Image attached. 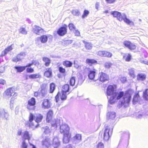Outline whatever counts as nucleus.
I'll use <instances>...</instances> for the list:
<instances>
[{
    "mask_svg": "<svg viewBox=\"0 0 148 148\" xmlns=\"http://www.w3.org/2000/svg\"><path fill=\"white\" fill-rule=\"evenodd\" d=\"M116 88L114 86L109 85L106 89V93L108 103L111 105L114 104L116 100H119L122 97V99L119 102L118 107L119 109L125 104L129 103L133 92L132 90L128 89L125 92L123 91L116 92Z\"/></svg>",
    "mask_w": 148,
    "mask_h": 148,
    "instance_id": "1",
    "label": "nucleus"
},
{
    "mask_svg": "<svg viewBox=\"0 0 148 148\" xmlns=\"http://www.w3.org/2000/svg\"><path fill=\"white\" fill-rule=\"evenodd\" d=\"M105 129L103 134V139L105 141H108L112 136L113 132V128L110 129L107 126L105 125Z\"/></svg>",
    "mask_w": 148,
    "mask_h": 148,
    "instance_id": "2",
    "label": "nucleus"
},
{
    "mask_svg": "<svg viewBox=\"0 0 148 148\" xmlns=\"http://www.w3.org/2000/svg\"><path fill=\"white\" fill-rule=\"evenodd\" d=\"M15 88L13 87H11L8 88L4 92V95L7 96L8 97H10L12 96L14 97L17 95V93L14 92Z\"/></svg>",
    "mask_w": 148,
    "mask_h": 148,
    "instance_id": "3",
    "label": "nucleus"
},
{
    "mask_svg": "<svg viewBox=\"0 0 148 148\" xmlns=\"http://www.w3.org/2000/svg\"><path fill=\"white\" fill-rule=\"evenodd\" d=\"M27 108L29 110H34L35 108L36 100L34 97H32L28 101Z\"/></svg>",
    "mask_w": 148,
    "mask_h": 148,
    "instance_id": "4",
    "label": "nucleus"
},
{
    "mask_svg": "<svg viewBox=\"0 0 148 148\" xmlns=\"http://www.w3.org/2000/svg\"><path fill=\"white\" fill-rule=\"evenodd\" d=\"M67 26L64 24L58 30L57 34L60 36H63L65 35L67 32Z\"/></svg>",
    "mask_w": 148,
    "mask_h": 148,
    "instance_id": "5",
    "label": "nucleus"
},
{
    "mask_svg": "<svg viewBox=\"0 0 148 148\" xmlns=\"http://www.w3.org/2000/svg\"><path fill=\"white\" fill-rule=\"evenodd\" d=\"M60 132L63 134L69 133V128L68 125L64 123H62L60 127Z\"/></svg>",
    "mask_w": 148,
    "mask_h": 148,
    "instance_id": "6",
    "label": "nucleus"
},
{
    "mask_svg": "<svg viewBox=\"0 0 148 148\" xmlns=\"http://www.w3.org/2000/svg\"><path fill=\"white\" fill-rule=\"evenodd\" d=\"M34 119H35V115H34L32 113H30L29 121L25 123V126L29 128L32 127L34 125L32 121Z\"/></svg>",
    "mask_w": 148,
    "mask_h": 148,
    "instance_id": "7",
    "label": "nucleus"
},
{
    "mask_svg": "<svg viewBox=\"0 0 148 148\" xmlns=\"http://www.w3.org/2000/svg\"><path fill=\"white\" fill-rule=\"evenodd\" d=\"M123 44L125 47L131 50H134L136 48V45L129 41H125L123 42Z\"/></svg>",
    "mask_w": 148,
    "mask_h": 148,
    "instance_id": "8",
    "label": "nucleus"
},
{
    "mask_svg": "<svg viewBox=\"0 0 148 148\" xmlns=\"http://www.w3.org/2000/svg\"><path fill=\"white\" fill-rule=\"evenodd\" d=\"M9 114L8 112L5 111L4 109L0 108V118L5 119L7 120H8Z\"/></svg>",
    "mask_w": 148,
    "mask_h": 148,
    "instance_id": "9",
    "label": "nucleus"
},
{
    "mask_svg": "<svg viewBox=\"0 0 148 148\" xmlns=\"http://www.w3.org/2000/svg\"><path fill=\"white\" fill-rule=\"evenodd\" d=\"M51 104L49 100L47 99H44L42 104V108L46 109L50 108Z\"/></svg>",
    "mask_w": 148,
    "mask_h": 148,
    "instance_id": "10",
    "label": "nucleus"
},
{
    "mask_svg": "<svg viewBox=\"0 0 148 148\" xmlns=\"http://www.w3.org/2000/svg\"><path fill=\"white\" fill-rule=\"evenodd\" d=\"M73 143L75 144H77L82 140V136L80 134H76L72 138Z\"/></svg>",
    "mask_w": 148,
    "mask_h": 148,
    "instance_id": "11",
    "label": "nucleus"
},
{
    "mask_svg": "<svg viewBox=\"0 0 148 148\" xmlns=\"http://www.w3.org/2000/svg\"><path fill=\"white\" fill-rule=\"evenodd\" d=\"M109 77L106 74L101 72L99 75V81L102 82L108 80Z\"/></svg>",
    "mask_w": 148,
    "mask_h": 148,
    "instance_id": "12",
    "label": "nucleus"
},
{
    "mask_svg": "<svg viewBox=\"0 0 148 148\" xmlns=\"http://www.w3.org/2000/svg\"><path fill=\"white\" fill-rule=\"evenodd\" d=\"M60 141L58 137H54L53 140L52 145L54 148H58L60 145Z\"/></svg>",
    "mask_w": 148,
    "mask_h": 148,
    "instance_id": "13",
    "label": "nucleus"
},
{
    "mask_svg": "<svg viewBox=\"0 0 148 148\" xmlns=\"http://www.w3.org/2000/svg\"><path fill=\"white\" fill-rule=\"evenodd\" d=\"M110 13L114 17H116L120 21H122V14L121 13L116 11H114L111 12Z\"/></svg>",
    "mask_w": 148,
    "mask_h": 148,
    "instance_id": "14",
    "label": "nucleus"
},
{
    "mask_svg": "<svg viewBox=\"0 0 148 148\" xmlns=\"http://www.w3.org/2000/svg\"><path fill=\"white\" fill-rule=\"evenodd\" d=\"M42 143L43 148H48L51 145L50 139L48 138H45L44 140H42Z\"/></svg>",
    "mask_w": 148,
    "mask_h": 148,
    "instance_id": "15",
    "label": "nucleus"
},
{
    "mask_svg": "<svg viewBox=\"0 0 148 148\" xmlns=\"http://www.w3.org/2000/svg\"><path fill=\"white\" fill-rule=\"evenodd\" d=\"M63 142L64 143H69L71 138V135L69 133L63 134Z\"/></svg>",
    "mask_w": 148,
    "mask_h": 148,
    "instance_id": "16",
    "label": "nucleus"
},
{
    "mask_svg": "<svg viewBox=\"0 0 148 148\" xmlns=\"http://www.w3.org/2000/svg\"><path fill=\"white\" fill-rule=\"evenodd\" d=\"M122 21L123 20H124L125 22L126 23L130 25H134L133 22L130 21L129 19L127 18L126 15L124 14H122Z\"/></svg>",
    "mask_w": 148,
    "mask_h": 148,
    "instance_id": "17",
    "label": "nucleus"
},
{
    "mask_svg": "<svg viewBox=\"0 0 148 148\" xmlns=\"http://www.w3.org/2000/svg\"><path fill=\"white\" fill-rule=\"evenodd\" d=\"M53 114V112L52 110H49L47 114L46 121L49 123L51 120Z\"/></svg>",
    "mask_w": 148,
    "mask_h": 148,
    "instance_id": "18",
    "label": "nucleus"
},
{
    "mask_svg": "<svg viewBox=\"0 0 148 148\" xmlns=\"http://www.w3.org/2000/svg\"><path fill=\"white\" fill-rule=\"evenodd\" d=\"M96 74V71L95 69L92 70H89L88 76L89 79L91 80H93Z\"/></svg>",
    "mask_w": 148,
    "mask_h": 148,
    "instance_id": "19",
    "label": "nucleus"
},
{
    "mask_svg": "<svg viewBox=\"0 0 148 148\" xmlns=\"http://www.w3.org/2000/svg\"><path fill=\"white\" fill-rule=\"evenodd\" d=\"M130 133L129 132H123L121 138L119 141V143L122 141V140L123 139H125V140H127L129 141L130 138Z\"/></svg>",
    "mask_w": 148,
    "mask_h": 148,
    "instance_id": "20",
    "label": "nucleus"
},
{
    "mask_svg": "<svg viewBox=\"0 0 148 148\" xmlns=\"http://www.w3.org/2000/svg\"><path fill=\"white\" fill-rule=\"evenodd\" d=\"M86 62L89 66H91L93 64H98L97 61L94 59L88 58L86 60Z\"/></svg>",
    "mask_w": 148,
    "mask_h": 148,
    "instance_id": "21",
    "label": "nucleus"
},
{
    "mask_svg": "<svg viewBox=\"0 0 148 148\" xmlns=\"http://www.w3.org/2000/svg\"><path fill=\"white\" fill-rule=\"evenodd\" d=\"M116 116V113L114 112H108L107 114V118L108 119L113 120Z\"/></svg>",
    "mask_w": 148,
    "mask_h": 148,
    "instance_id": "22",
    "label": "nucleus"
},
{
    "mask_svg": "<svg viewBox=\"0 0 148 148\" xmlns=\"http://www.w3.org/2000/svg\"><path fill=\"white\" fill-rule=\"evenodd\" d=\"M63 90L62 92L67 93V95L71 92L72 90L70 91V87L68 84L64 85L62 87Z\"/></svg>",
    "mask_w": 148,
    "mask_h": 148,
    "instance_id": "23",
    "label": "nucleus"
},
{
    "mask_svg": "<svg viewBox=\"0 0 148 148\" xmlns=\"http://www.w3.org/2000/svg\"><path fill=\"white\" fill-rule=\"evenodd\" d=\"M39 90L40 95L42 97L45 96L47 93V91L45 87L43 86H41V88Z\"/></svg>",
    "mask_w": 148,
    "mask_h": 148,
    "instance_id": "24",
    "label": "nucleus"
},
{
    "mask_svg": "<svg viewBox=\"0 0 148 148\" xmlns=\"http://www.w3.org/2000/svg\"><path fill=\"white\" fill-rule=\"evenodd\" d=\"M60 123V119H57L52 121L51 123V126L56 128L58 126H60V127L61 125Z\"/></svg>",
    "mask_w": 148,
    "mask_h": 148,
    "instance_id": "25",
    "label": "nucleus"
},
{
    "mask_svg": "<svg viewBox=\"0 0 148 148\" xmlns=\"http://www.w3.org/2000/svg\"><path fill=\"white\" fill-rule=\"evenodd\" d=\"M14 68L16 72L20 73L23 71L25 69L26 67L25 66H15Z\"/></svg>",
    "mask_w": 148,
    "mask_h": 148,
    "instance_id": "26",
    "label": "nucleus"
},
{
    "mask_svg": "<svg viewBox=\"0 0 148 148\" xmlns=\"http://www.w3.org/2000/svg\"><path fill=\"white\" fill-rule=\"evenodd\" d=\"M44 76L47 77H51L52 75V70L50 68H48L46 69L44 74Z\"/></svg>",
    "mask_w": 148,
    "mask_h": 148,
    "instance_id": "27",
    "label": "nucleus"
},
{
    "mask_svg": "<svg viewBox=\"0 0 148 148\" xmlns=\"http://www.w3.org/2000/svg\"><path fill=\"white\" fill-rule=\"evenodd\" d=\"M38 40H40L41 43H45L48 40V37L46 35H42L40 37H38Z\"/></svg>",
    "mask_w": 148,
    "mask_h": 148,
    "instance_id": "28",
    "label": "nucleus"
},
{
    "mask_svg": "<svg viewBox=\"0 0 148 148\" xmlns=\"http://www.w3.org/2000/svg\"><path fill=\"white\" fill-rule=\"evenodd\" d=\"M140 99V96L138 92L136 93L134 96L133 100V104L134 105L136 104Z\"/></svg>",
    "mask_w": 148,
    "mask_h": 148,
    "instance_id": "29",
    "label": "nucleus"
},
{
    "mask_svg": "<svg viewBox=\"0 0 148 148\" xmlns=\"http://www.w3.org/2000/svg\"><path fill=\"white\" fill-rule=\"evenodd\" d=\"M77 77L78 79V83L75 86V87L73 88V89L76 88L77 87V84H79V85H81L84 80L83 78V76L82 74H79L78 75Z\"/></svg>",
    "mask_w": 148,
    "mask_h": 148,
    "instance_id": "30",
    "label": "nucleus"
},
{
    "mask_svg": "<svg viewBox=\"0 0 148 148\" xmlns=\"http://www.w3.org/2000/svg\"><path fill=\"white\" fill-rule=\"evenodd\" d=\"M62 64L66 67L68 68L71 67L72 66L73 63L70 61L66 60L63 62Z\"/></svg>",
    "mask_w": 148,
    "mask_h": 148,
    "instance_id": "31",
    "label": "nucleus"
},
{
    "mask_svg": "<svg viewBox=\"0 0 148 148\" xmlns=\"http://www.w3.org/2000/svg\"><path fill=\"white\" fill-rule=\"evenodd\" d=\"M42 60L45 62L44 65L46 66H49L51 63V60L47 57H44L42 58Z\"/></svg>",
    "mask_w": 148,
    "mask_h": 148,
    "instance_id": "32",
    "label": "nucleus"
},
{
    "mask_svg": "<svg viewBox=\"0 0 148 148\" xmlns=\"http://www.w3.org/2000/svg\"><path fill=\"white\" fill-rule=\"evenodd\" d=\"M43 118L42 115L40 114H36L35 115V121L36 122L38 123L41 121Z\"/></svg>",
    "mask_w": 148,
    "mask_h": 148,
    "instance_id": "33",
    "label": "nucleus"
},
{
    "mask_svg": "<svg viewBox=\"0 0 148 148\" xmlns=\"http://www.w3.org/2000/svg\"><path fill=\"white\" fill-rule=\"evenodd\" d=\"M73 64L74 67L77 69L82 70L81 67L84 66L83 65H80L77 60H74Z\"/></svg>",
    "mask_w": 148,
    "mask_h": 148,
    "instance_id": "34",
    "label": "nucleus"
},
{
    "mask_svg": "<svg viewBox=\"0 0 148 148\" xmlns=\"http://www.w3.org/2000/svg\"><path fill=\"white\" fill-rule=\"evenodd\" d=\"M146 78V75L143 73L138 74L137 76V79L138 80H144Z\"/></svg>",
    "mask_w": 148,
    "mask_h": 148,
    "instance_id": "35",
    "label": "nucleus"
},
{
    "mask_svg": "<svg viewBox=\"0 0 148 148\" xmlns=\"http://www.w3.org/2000/svg\"><path fill=\"white\" fill-rule=\"evenodd\" d=\"M41 30H42V29L41 27H38L37 26L35 25L34 28L33 29V31L37 35H39L40 31Z\"/></svg>",
    "mask_w": 148,
    "mask_h": 148,
    "instance_id": "36",
    "label": "nucleus"
},
{
    "mask_svg": "<svg viewBox=\"0 0 148 148\" xmlns=\"http://www.w3.org/2000/svg\"><path fill=\"white\" fill-rule=\"evenodd\" d=\"M82 42L85 44V47L88 50L91 49L92 47V45L91 44L83 40Z\"/></svg>",
    "mask_w": 148,
    "mask_h": 148,
    "instance_id": "37",
    "label": "nucleus"
},
{
    "mask_svg": "<svg viewBox=\"0 0 148 148\" xmlns=\"http://www.w3.org/2000/svg\"><path fill=\"white\" fill-rule=\"evenodd\" d=\"M49 93H53L54 91L56 88L55 84L53 83H52L50 84L49 86Z\"/></svg>",
    "mask_w": 148,
    "mask_h": 148,
    "instance_id": "38",
    "label": "nucleus"
},
{
    "mask_svg": "<svg viewBox=\"0 0 148 148\" xmlns=\"http://www.w3.org/2000/svg\"><path fill=\"white\" fill-rule=\"evenodd\" d=\"M75 77L74 76L72 77L69 81L70 85L71 86H73L75 84Z\"/></svg>",
    "mask_w": 148,
    "mask_h": 148,
    "instance_id": "39",
    "label": "nucleus"
},
{
    "mask_svg": "<svg viewBox=\"0 0 148 148\" xmlns=\"http://www.w3.org/2000/svg\"><path fill=\"white\" fill-rule=\"evenodd\" d=\"M71 12L73 14L76 16H78L80 15V12L77 9L73 10H72Z\"/></svg>",
    "mask_w": 148,
    "mask_h": 148,
    "instance_id": "40",
    "label": "nucleus"
},
{
    "mask_svg": "<svg viewBox=\"0 0 148 148\" xmlns=\"http://www.w3.org/2000/svg\"><path fill=\"white\" fill-rule=\"evenodd\" d=\"M23 138L25 139L29 140L30 139V137L28 131H25L23 133Z\"/></svg>",
    "mask_w": 148,
    "mask_h": 148,
    "instance_id": "41",
    "label": "nucleus"
},
{
    "mask_svg": "<svg viewBox=\"0 0 148 148\" xmlns=\"http://www.w3.org/2000/svg\"><path fill=\"white\" fill-rule=\"evenodd\" d=\"M143 96L144 98L146 100H148V89H146L143 92Z\"/></svg>",
    "mask_w": 148,
    "mask_h": 148,
    "instance_id": "42",
    "label": "nucleus"
},
{
    "mask_svg": "<svg viewBox=\"0 0 148 148\" xmlns=\"http://www.w3.org/2000/svg\"><path fill=\"white\" fill-rule=\"evenodd\" d=\"M40 76L38 74H32L29 75V77L30 79H34L39 78Z\"/></svg>",
    "mask_w": 148,
    "mask_h": 148,
    "instance_id": "43",
    "label": "nucleus"
},
{
    "mask_svg": "<svg viewBox=\"0 0 148 148\" xmlns=\"http://www.w3.org/2000/svg\"><path fill=\"white\" fill-rule=\"evenodd\" d=\"M66 94L67 95V93L62 92V95L60 96V99L62 101H64L66 99Z\"/></svg>",
    "mask_w": 148,
    "mask_h": 148,
    "instance_id": "44",
    "label": "nucleus"
},
{
    "mask_svg": "<svg viewBox=\"0 0 148 148\" xmlns=\"http://www.w3.org/2000/svg\"><path fill=\"white\" fill-rule=\"evenodd\" d=\"M42 130L44 131V133L45 134H48L50 132L48 126H46L43 127Z\"/></svg>",
    "mask_w": 148,
    "mask_h": 148,
    "instance_id": "45",
    "label": "nucleus"
},
{
    "mask_svg": "<svg viewBox=\"0 0 148 148\" xmlns=\"http://www.w3.org/2000/svg\"><path fill=\"white\" fill-rule=\"evenodd\" d=\"M89 13V12L88 10H85L83 12V13L82 15V18H85L86 17Z\"/></svg>",
    "mask_w": 148,
    "mask_h": 148,
    "instance_id": "46",
    "label": "nucleus"
},
{
    "mask_svg": "<svg viewBox=\"0 0 148 148\" xmlns=\"http://www.w3.org/2000/svg\"><path fill=\"white\" fill-rule=\"evenodd\" d=\"M19 31L20 33L26 35L27 34V32L26 31L25 28L23 27H21L19 29Z\"/></svg>",
    "mask_w": 148,
    "mask_h": 148,
    "instance_id": "47",
    "label": "nucleus"
},
{
    "mask_svg": "<svg viewBox=\"0 0 148 148\" xmlns=\"http://www.w3.org/2000/svg\"><path fill=\"white\" fill-rule=\"evenodd\" d=\"M134 73V68H132L129 70V74L132 77H135Z\"/></svg>",
    "mask_w": 148,
    "mask_h": 148,
    "instance_id": "48",
    "label": "nucleus"
},
{
    "mask_svg": "<svg viewBox=\"0 0 148 148\" xmlns=\"http://www.w3.org/2000/svg\"><path fill=\"white\" fill-rule=\"evenodd\" d=\"M105 52L104 57L110 58H111L112 56V54L109 52L105 51Z\"/></svg>",
    "mask_w": 148,
    "mask_h": 148,
    "instance_id": "49",
    "label": "nucleus"
},
{
    "mask_svg": "<svg viewBox=\"0 0 148 148\" xmlns=\"http://www.w3.org/2000/svg\"><path fill=\"white\" fill-rule=\"evenodd\" d=\"M104 145L103 144L100 142L95 147V148H104Z\"/></svg>",
    "mask_w": 148,
    "mask_h": 148,
    "instance_id": "50",
    "label": "nucleus"
},
{
    "mask_svg": "<svg viewBox=\"0 0 148 148\" xmlns=\"http://www.w3.org/2000/svg\"><path fill=\"white\" fill-rule=\"evenodd\" d=\"M112 63L110 62H106L104 64L105 67L108 69L110 68L112 65Z\"/></svg>",
    "mask_w": 148,
    "mask_h": 148,
    "instance_id": "51",
    "label": "nucleus"
},
{
    "mask_svg": "<svg viewBox=\"0 0 148 148\" xmlns=\"http://www.w3.org/2000/svg\"><path fill=\"white\" fill-rule=\"evenodd\" d=\"M68 26L70 30H73L75 29V27L73 23H70L68 25Z\"/></svg>",
    "mask_w": 148,
    "mask_h": 148,
    "instance_id": "52",
    "label": "nucleus"
},
{
    "mask_svg": "<svg viewBox=\"0 0 148 148\" xmlns=\"http://www.w3.org/2000/svg\"><path fill=\"white\" fill-rule=\"evenodd\" d=\"M58 70L60 73L63 74L65 73L66 72L65 69L61 66H60L58 67Z\"/></svg>",
    "mask_w": 148,
    "mask_h": 148,
    "instance_id": "53",
    "label": "nucleus"
},
{
    "mask_svg": "<svg viewBox=\"0 0 148 148\" xmlns=\"http://www.w3.org/2000/svg\"><path fill=\"white\" fill-rule=\"evenodd\" d=\"M60 96V92H58L57 95L55 97V101L57 103L59 100V97Z\"/></svg>",
    "mask_w": 148,
    "mask_h": 148,
    "instance_id": "54",
    "label": "nucleus"
},
{
    "mask_svg": "<svg viewBox=\"0 0 148 148\" xmlns=\"http://www.w3.org/2000/svg\"><path fill=\"white\" fill-rule=\"evenodd\" d=\"M105 53V51H99L98 52L97 54L99 56L104 57Z\"/></svg>",
    "mask_w": 148,
    "mask_h": 148,
    "instance_id": "55",
    "label": "nucleus"
},
{
    "mask_svg": "<svg viewBox=\"0 0 148 148\" xmlns=\"http://www.w3.org/2000/svg\"><path fill=\"white\" fill-rule=\"evenodd\" d=\"M26 71L27 73H32L34 71V69L33 68L30 67H28L26 69Z\"/></svg>",
    "mask_w": 148,
    "mask_h": 148,
    "instance_id": "56",
    "label": "nucleus"
},
{
    "mask_svg": "<svg viewBox=\"0 0 148 148\" xmlns=\"http://www.w3.org/2000/svg\"><path fill=\"white\" fill-rule=\"evenodd\" d=\"M73 40H65L64 41V44L66 45H68L69 44H71L73 42Z\"/></svg>",
    "mask_w": 148,
    "mask_h": 148,
    "instance_id": "57",
    "label": "nucleus"
},
{
    "mask_svg": "<svg viewBox=\"0 0 148 148\" xmlns=\"http://www.w3.org/2000/svg\"><path fill=\"white\" fill-rule=\"evenodd\" d=\"M27 144L26 143L25 141L24 140L22 143V145L21 147V148H27Z\"/></svg>",
    "mask_w": 148,
    "mask_h": 148,
    "instance_id": "58",
    "label": "nucleus"
},
{
    "mask_svg": "<svg viewBox=\"0 0 148 148\" xmlns=\"http://www.w3.org/2000/svg\"><path fill=\"white\" fill-rule=\"evenodd\" d=\"M131 55L130 54H128L125 59V60L127 61H130L131 59Z\"/></svg>",
    "mask_w": 148,
    "mask_h": 148,
    "instance_id": "59",
    "label": "nucleus"
},
{
    "mask_svg": "<svg viewBox=\"0 0 148 148\" xmlns=\"http://www.w3.org/2000/svg\"><path fill=\"white\" fill-rule=\"evenodd\" d=\"M33 64L35 66H38L39 64V62L36 60H32Z\"/></svg>",
    "mask_w": 148,
    "mask_h": 148,
    "instance_id": "60",
    "label": "nucleus"
},
{
    "mask_svg": "<svg viewBox=\"0 0 148 148\" xmlns=\"http://www.w3.org/2000/svg\"><path fill=\"white\" fill-rule=\"evenodd\" d=\"M38 96H40V90L37 92H35L34 93V96L35 97H37Z\"/></svg>",
    "mask_w": 148,
    "mask_h": 148,
    "instance_id": "61",
    "label": "nucleus"
},
{
    "mask_svg": "<svg viewBox=\"0 0 148 148\" xmlns=\"http://www.w3.org/2000/svg\"><path fill=\"white\" fill-rule=\"evenodd\" d=\"M12 61H13V62H17L18 61H20L18 59H17V57H16H16H13L12 59Z\"/></svg>",
    "mask_w": 148,
    "mask_h": 148,
    "instance_id": "62",
    "label": "nucleus"
},
{
    "mask_svg": "<svg viewBox=\"0 0 148 148\" xmlns=\"http://www.w3.org/2000/svg\"><path fill=\"white\" fill-rule=\"evenodd\" d=\"M106 1L107 3L111 4L114 3L116 0H106Z\"/></svg>",
    "mask_w": 148,
    "mask_h": 148,
    "instance_id": "63",
    "label": "nucleus"
},
{
    "mask_svg": "<svg viewBox=\"0 0 148 148\" xmlns=\"http://www.w3.org/2000/svg\"><path fill=\"white\" fill-rule=\"evenodd\" d=\"M7 52L5 51L4 50V51H3L1 53V55L0 56H1V58L3 56H5L7 54Z\"/></svg>",
    "mask_w": 148,
    "mask_h": 148,
    "instance_id": "64",
    "label": "nucleus"
}]
</instances>
